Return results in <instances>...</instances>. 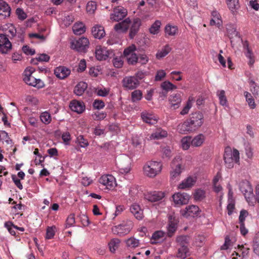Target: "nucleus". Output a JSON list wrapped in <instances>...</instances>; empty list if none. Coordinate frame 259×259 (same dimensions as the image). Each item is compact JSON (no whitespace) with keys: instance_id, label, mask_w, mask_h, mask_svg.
<instances>
[{"instance_id":"nucleus-1","label":"nucleus","mask_w":259,"mask_h":259,"mask_svg":"<svg viewBox=\"0 0 259 259\" xmlns=\"http://www.w3.org/2000/svg\"><path fill=\"white\" fill-rule=\"evenodd\" d=\"M224 159L226 167L232 168L235 163L239 162L240 157L238 150L236 149L232 150L230 147L225 149Z\"/></svg>"},{"instance_id":"nucleus-2","label":"nucleus","mask_w":259,"mask_h":259,"mask_svg":"<svg viewBox=\"0 0 259 259\" xmlns=\"http://www.w3.org/2000/svg\"><path fill=\"white\" fill-rule=\"evenodd\" d=\"M162 168V164L160 161L151 160L144 164L143 169L145 176L153 178L161 172Z\"/></svg>"},{"instance_id":"nucleus-3","label":"nucleus","mask_w":259,"mask_h":259,"mask_svg":"<svg viewBox=\"0 0 259 259\" xmlns=\"http://www.w3.org/2000/svg\"><path fill=\"white\" fill-rule=\"evenodd\" d=\"M133 223L131 220L123 221L122 223L112 227V232L119 236H124L128 234L133 227Z\"/></svg>"},{"instance_id":"nucleus-4","label":"nucleus","mask_w":259,"mask_h":259,"mask_svg":"<svg viewBox=\"0 0 259 259\" xmlns=\"http://www.w3.org/2000/svg\"><path fill=\"white\" fill-rule=\"evenodd\" d=\"M181 160L180 156H177L175 157L171 162V169L170 172V181L171 182H176L180 179L182 172V168L180 163Z\"/></svg>"},{"instance_id":"nucleus-5","label":"nucleus","mask_w":259,"mask_h":259,"mask_svg":"<svg viewBox=\"0 0 259 259\" xmlns=\"http://www.w3.org/2000/svg\"><path fill=\"white\" fill-rule=\"evenodd\" d=\"M99 184L108 191L113 190L117 186L115 178L112 175L104 174L98 179Z\"/></svg>"},{"instance_id":"nucleus-6","label":"nucleus","mask_w":259,"mask_h":259,"mask_svg":"<svg viewBox=\"0 0 259 259\" xmlns=\"http://www.w3.org/2000/svg\"><path fill=\"white\" fill-rule=\"evenodd\" d=\"M32 72L25 70L23 75V80L28 85L37 89H41L45 87L44 82L40 79H37L32 75Z\"/></svg>"},{"instance_id":"nucleus-7","label":"nucleus","mask_w":259,"mask_h":259,"mask_svg":"<svg viewBox=\"0 0 259 259\" xmlns=\"http://www.w3.org/2000/svg\"><path fill=\"white\" fill-rule=\"evenodd\" d=\"M8 36L12 40L16 42L19 43L20 42H22L24 41V32L23 30H16V27L12 24H9L6 30Z\"/></svg>"},{"instance_id":"nucleus-8","label":"nucleus","mask_w":259,"mask_h":259,"mask_svg":"<svg viewBox=\"0 0 259 259\" xmlns=\"http://www.w3.org/2000/svg\"><path fill=\"white\" fill-rule=\"evenodd\" d=\"M89 45V39L84 37H80L78 39L72 40L70 42L71 49L79 53H85Z\"/></svg>"},{"instance_id":"nucleus-9","label":"nucleus","mask_w":259,"mask_h":259,"mask_svg":"<svg viewBox=\"0 0 259 259\" xmlns=\"http://www.w3.org/2000/svg\"><path fill=\"white\" fill-rule=\"evenodd\" d=\"M202 113L197 112L191 114L190 118L187 119L194 132L202 126L204 122Z\"/></svg>"},{"instance_id":"nucleus-10","label":"nucleus","mask_w":259,"mask_h":259,"mask_svg":"<svg viewBox=\"0 0 259 259\" xmlns=\"http://www.w3.org/2000/svg\"><path fill=\"white\" fill-rule=\"evenodd\" d=\"M122 85L126 90H133L139 86L140 81L135 76H127L122 80Z\"/></svg>"},{"instance_id":"nucleus-11","label":"nucleus","mask_w":259,"mask_h":259,"mask_svg":"<svg viewBox=\"0 0 259 259\" xmlns=\"http://www.w3.org/2000/svg\"><path fill=\"white\" fill-rule=\"evenodd\" d=\"M95 53L96 58L100 61L106 60L114 55L112 50L101 46L97 47Z\"/></svg>"},{"instance_id":"nucleus-12","label":"nucleus","mask_w":259,"mask_h":259,"mask_svg":"<svg viewBox=\"0 0 259 259\" xmlns=\"http://www.w3.org/2000/svg\"><path fill=\"white\" fill-rule=\"evenodd\" d=\"M12 49V44L8 37L4 34H0V53L2 54H7Z\"/></svg>"},{"instance_id":"nucleus-13","label":"nucleus","mask_w":259,"mask_h":259,"mask_svg":"<svg viewBox=\"0 0 259 259\" xmlns=\"http://www.w3.org/2000/svg\"><path fill=\"white\" fill-rule=\"evenodd\" d=\"M127 15V10L122 6L114 8L113 13L110 14V19L114 21H119L123 19Z\"/></svg>"},{"instance_id":"nucleus-14","label":"nucleus","mask_w":259,"mask_h":259,"mask_svg":"<svg viewBox=\"0 0 259 259\" xmlns=\"http://www.w3.org/2000/svg\"><path fill=\"white\" fill-rule=\"evenodd\" d=\"M200 211L198 206L195 205H191L181 210V214L184 217H194L198 215Z\"/></svg>"},{"instance_id":"nucleus-15","label":"nucleus","mask_w":259,"mask_h":259,"mask_svg":"<svg viewBox=\"0 0 259 259\" xmlns=\"http://www.w3.org/2000/svg\"><path fill=\"white\" fill-rule=\"evenodd\" d=\"M189 195L186 193H177L172 195L174 203L177 205H184L188 203Z\"/></svg>"},{"instance_id":"nucleus-16","label":"nucleus","mask_w":259,"mask_h":259,"mask_svg":"<svg viewBox=\"0 0 259 259\" xmlns=\"http://www.w3.org/2000/svg\"><path fill=\"white\" fill-rule=\"evenodd\" d=\"M54 73L58 78L64 79L69 76L71 70L65 66H60L55 68Z\"/></svg>"},{"instance_id":"nucleus-17","label":"nucleus","mask_w":259,"mask_h":259,"mask_svg":"<svg viewBox=\"0 0 259 259\" xmlns=\"http://www.w3.org/2000/svg\"><path fill=\"white\" fill-rule=\"evenodd\" d=\"M164 196V193L161 191L150 192L145 194V198L150 202L160 201L162 199Z\"/></svg>"},{"instance_id":"nucleus-18","label":"nucleus","mask_w":259,"mask_h":259,"mask_svg":"<svg viewBox=\"0 0 259 259\" xmlns=\"http://www.w3.org/2000/svg\"><path fill=\"white\" fill-rule=\"evenodd\" d=\"M197 181V178L195 176H189L178 185V188L180 189H188L192 187Z\"/></svg>"},{"instance_id":"nucleus-19","label":"nucleus","mask_w":259,"mask_h":259,"mask_svg":"<svg viewBox=\"0 0 259 259\" xmlns=\"http://www.w3.org/2000/svg\"><path fill=\"white\" fill-rule=\"evenodd\" d=\"M141 117L144 122L149 124H154L158 120L157 117L155 115L146 111L141 113Z\"/></svg>"},{"instance_id":"nucleus-20","label":"nucleus","mask_w":259,"mask_h":259,"mask_svg":"<svg viewBox=\"0 0 259 259\" xmlns=\"http://www.w3.org/2000/svg\"><path fill=\"white\" fill-rule=\"evenodd\" d=\"M70 109L78 114L82 113L85 110V105L82 102L73 100L70 102L69 105Z\"/></svg>"},{"instance_id":"nucleus-21","label":"nucleus","mask_w":259,"mask_h":259,"mask_svg":"<svg viewBox=\"0 0 259 259\" xmlns=\"http://www.w3.org/2000/svg\"><path fill=\"white\" fill-rule=\"evenodd\" d=\"M168 220L169 223L167 226V233L168 236H171L177 229L178 221L172 215H169Z\"/></svg>"},{"instance_id":"nucleus-22","label":"nucleus","mask_w":259,"mask_h":259,"mask_svg":"<svg viewBox=\"0 0 259 259\" xmlns=\"http://www.w3.org/2000/svg\"><path fill=\"white\" fill-rule=\"evenodd\" d=\"M131 22L129 18H126L114 26L115 30L118 33L126 32L128 29Z\"/></svg>"},{"instance_id":"nucleus-23","label":"nucleus","mask_w":259,"mask_h":259,"mask_svg":"<svg viewBox=\"0 0 259 259\" xmlns=\"http://www.w3.org/2000/svg\"><path fill=\"white\" fill-rule=\"evenodd\" d=\"M164 32L166 37L175 36L179 33L177 26L168 23L164 27Z\"/></svg>"},{"instance_id":"nucleus-24","label":"nucleus","mask_w":259,"mask_h":259,"mask_svg":"<svg viewBox=\"0 0 259 259\" xmlns=\"http://www.w3.org/2000/svg\"><path fill=\"white\" fill-rule=\"evenodd\" d=\"M11 8L9 5L4 1H0V19H4L10 16Z\"/></svg>"},{"instance_id":"nucleus-25","label":"nucleus","mask_w":259,"mask_h":259,"mask_svg":"<svg viewBox=\"0 0 259 259\" xmlns=\"http://www.w3.org/2000/svg\"><path fill=\"white\" fill-rule=\"evenodd\" d=\"M211 19L210 21V24L212 26L215 25L218 27L221 26L223 24L222 17L219 13L216 10L211 12Z\"/></svg>"},{"instance_id":"nucleus-26","label":"nucleus","mask_w":259,"mask_h":259,"mask_svg":"<svg viewBox=\"0 0 259 259\" xmlns=\"http://www.w3.org/2000/svg\"><path fill=\"white\" fill-rule=\"evenodd\" d=\"M167 136L166 131L161 128H157L155 131L150 135L151 140H160Z\"/></svg>"},{"instance_id":"nucleus-27","label":"nucleus","mask_w":259,"mask_h":259,"mask_svg":"<svg viewBox=\"0 0 259 259\" xmlns=\"http://www.w3.org/2000/svg\"><path fill=\"white\" fill-rule=\"evenodd\" d=\"M131 213L135 216V217L138 220H141L143 217V210L140 208L139 205L137 204H133L130 208Z\"/></svg>"},{"instance_id":"nucleus-28","label":"nucleus","mask_w":259,"mask_h":259,"mask_svg":"<svg viewBox=\"0 0 259 259\" xmlns=\"http://www.w3.org/2000/svg\"><path fill=\"white\" fill-rule=\"evenodd\" d=\"M141 25V21L140 19H135L133 22L130 31V37L131 38H133L136 34L138 32L140 27Z\"/></svg>"},{"instance_id":"nucleus-29","label":"nucleus","mask_w":259,"mask_h":259,"mask_svg":"<svg viewBox=\"0 0 259 259\" xmlns=\"http://www.w3.org/2000/svg\"><path fill=\"white\" fill-rule=\"evenodd\" d=\"M92 33L96 38L101 39L105 35L104 28L101 25H95L92 29Z\"/></svg>"},{"instance_id":"nucleus-30","label":"nucleus","mask_w":259,"mask_h":259,"mask_svg":"<svg viewBox=\"0 0 259 259\" xmlns=\"http://www.w3.org/2000/svg\"><path fill=\"white\" fill-rule=\"evenodd\" d=\"M228 8L233 15H235L240 8L239 0H226Z\"/></svg>"},{"instance_id":"nucleus-31","label":"nucleus","mask_w":259,"mask_h":259,"mask_svg":"<svg viewBox=\"0 0 259 259\" xmlns=\"http://www.w3.org/2000/svg\"><path fill=\"white\" fill-rule=\"evenodd\" d=\"M74 16L72 14H65L61 18V25L67 27L70 26L74 21Z\"/></svg>"},{"instance_id":"nucleus-32","label":"nucleus","mask_w":259,"mask_h":259,"mask_svg":"<svg viewBox=\"0 0 259 259\" xmlns=\"http://www.w3.org/2000/svg\"><path fill=\"white\" fill-rule=\"evenodd\" d=\"M177 131L182 134H186L188 133L193 132L187 120L183 123L179 124L177 127Z\"/></svg>"},{"instance_id":"nucleus-33","label":"nucleus","mask_w":259,"mask_h":259,"mask_svg":"<svg viewBox=\"0 0 259 259\" xmlns=\"http://www.w3.org/2000/svg\"><path fill=\"white\" fill-rule=\"evenodd\" d=\"M205 140V135L199 134L192 138V146L194 147H199L203 145Z\"/></svg>"},{"instance_id":"nucleus-34","label":"nucleus","mask_w":259,"mask_h":259,"mask_svg":"<svg viewBox=\"0 0 259 259\" xmlns=\"http://www.w3.org/2000/svg\"><path fill=\"white\" fill-rule=\"evenodd\" d=\"M181 101V97L179 94H172L169 98L171 106L173 107L174 109H177L179 107Z\"/></svg>"},{"instance_id":"nucleus-35","label":"nucleus","mask_w":259,"mask_h":259,"mask_svg":"<svg viewBox=\"0 0 259 259\" xmlns=\"http://www.w3.org/2000/svg\"><path fill=\"white\" fill-rule=\"evenodd\" d=\"M87 88L88 84L86 82L80 81L75 85L74 89V93L76 95L80 96L83 95Z\"/></svg>"},{"instance_id":"nucleus-36","label":"nucleus","mask_w":259,"mask_h":259,"mask_svg":"<svg viewBox=\"0 0 259 259\" xmlns=\"http://www.w3.org/2000/svg\"><path fill=\"white\" fill-rule=\"evenodd\" d=\"M189 249L187 246H180L178 248L176 256L181 259H185L189 255Z\"/></svg>"},{"instance_id":"nucleus-37","label":"nucleus","mask_w":259,"mask_h":259,"mask_svg":"<svg viewBox=\"0 0 259 259\" xmlns=\"http://www.w3.org/2000/svg\"><path fill=\"white\" fill-rule=\"evenodd\" d=\"M72 30L75 34L81 35L85 31V27L82 22H76L73 25Z\"/></svg>"},{"instance_id":"nucleus-38","label":"nucleus","mask_w":259,"mask_h":259,"mask_svg":"<svg viewBox=\"0 0 259 259\" xmlns=\"http://www.w3.org/2000/svg\"><path fill=\"white\" fill-rule=\"evenodd\" d=\"M192 145V137L187 136L181 140V147L183 150H187L189 149L190 146Z\"/></svg>"},{"instance_id":"nucleus-39","label":"nucleus","mask_w":259,"mask_h":259,"mask_svg":"<svg viewBox=\"0 0 259 259\" xmlns=\"http://www.w3.org/2000/svg\"><path fill=\"white\" fill-rule=\"evenodd\" d=\"M171 49L168 45L164 46L161 50L158 51L156 54L157 59H161L166 56L171 51Z\"/></svg>"},{"instance_id":"nucleus-40","label":"nucleus","mask_w":259,"mask_h":259,"mask_svg":"<svg viewBox=\"0 0 259 259\" xmlns=\"http://www.w3.org/2000/svg\"><path fill=\"white\" fill-rule=\"evenodd\" d=\"M161 26V22L160 20H156L149 28V32L153 35L157 34L160 31Z\"/></svg>"},{"instance_id":"nucleus-41","label":"nucleus","mask_w":259,"mask_h":259,"mask_svg":"<svg viewBox=\"0 0 259 259\" xmlns=\"http://www.w3.org/2000/svg\"><path fill=\"white\" fill-rule=\"evenodd\" d=\"M120 240L118 238H113L108 243V247L110 251L112 253H115L116 249L119 246Z\"/></svg>"},{"instance_id":"nucleus-42","label":"nucleus","mask_w":259,"mask_h":259,"mask_svg":"<svg viewBox=\"0 0 259 259\" xmlns=\"http://www.w3.org/2000/svg\"><path fill=\"white\" fill-rule=\"evenodd\" d=\"M165 233L162 231H157L152 235L151 241L152 244H156L164 237Z\"/></svg>"},{"instance_id":"nucleus-43","label":"nucleus","mask_w":259,"mask_h":259,"mask_svg":"<svg viewBox=\"0 0 259 259\" xmlns=\"http://www.w3.org/2000/svg\"><path fill=\"white\" fill-rule=\"evenodd\" d=\"M217 95L219 98L220 104L223 106H228V101L224 90H218Z\"/></svg>"},{"instance_id":"nucleus-44","label":"nucleus","mask_w":259,"mask_h":259,"mask_svg":"<svg viewBox=\"0 0 259 259\" xmlns=\"http://www.w3.org/2000/svg\"><path fill=\"white\" fill-rule=\"evenodd\" d=\"M194 102V98L191 96L189 97L186 105L184 107L182 111L180 112V114L184 115L188 114L190 109L192 108Z\"/></svg>"},{"instance_id":"nucleus-45","label":"nucleus","mask_w":259,"mask_h":259,"mask_svg":"<svg viewBox=\"0 0 259 259\" xmlns=\"http://www.w3.org/2000/svg\"><path fill=\"white\" fill-rule=\"evenodd\" d=\"M125 243L127 247L131 249H135L139 246L140 241L135 237H132L125 241Z\"/></svg>"},{"instance_id":"nucleus-46","label":"nucleus","mask_w":259,"mask_h":259,"mask_svg":"<svg viewBox=\"0 0 259 259\" xmlns=\"http://www.w3.org/2000/svg\"><path fill=\"white\" fill-rule=\"evenodd\" d=\"M161 88L163 91H164L166 93L168 92L175 90L177 89V87L175 84H172L169 81H164L161 83Z\"/></svg>"},{"instance_id":"nucleus-47","label":"nucleus","mask_w":259,"mask_h":259,"mask_svg":"<svg viewBox=\"0 0 259 259\" xmlns=\"http://www.w3.org/2000/svg\"><path fill=\"white\" fill-rule=\"evenodd\" d=\"M244 96L245 97L246 101L247 102L249 108L251 109L255 108L256 105L251 94L248 92H244Z\"/></svg>"},{"instance_id":"nucleus-48","label":"nucleus","mask_w":259,"mask_h":259,"mask_svg":"<svg viewBox=\"0 0 259 259\" xmlns=\"http://www.w3.org/2000/svg\"><path fill=\"white\" fill-rule=\"evenodd\" d=\"M190 238L187 235L179 236L176 238V242L180 246H187L189 243Z\"/></svg>"},{"instance_id":"nucleus-49","label":"nucleus","mask_w":259,"mask_h":259,"mask_svg":"<svg viewBox=\"0 0 259 259\" xmlns=\"http://www.w3.org/2000/svg\"><path fill=\"white\" fill-rule=\"evenodd\" d=\"M244 47L246 49V52H245V56L249 60L248 64L249 66H252L254 62V58L251 51L249 49L248 45L247 44L244 45Z\"/></svg>"},{"instance_id":"nucleus-50","label":"nucleus","mask_w":259,"mask_h":259,"mask_svg":"<svg viewBox=\"0 0 259 259\" xmlns=\"http://www.w3.org/2000/svg\"><path fill=\"white\" fill-rule=\"evenodd\" d=\"M205 197V191L201 189L195 190L193 193V197L195 201H199L202 200Z\"/></svg>"},{"instance_id":"nucleus-51","label":"nucleus","mask_w":259,"mask_h":259,"mask_svg":"<svg viewBox=\"0 0 259 259\" xmlns=\"http://www.w3.org/2000/svg\"><path fill=\"white\" fill-rule=\"evenodd\" d=\"M226 29L229 37L230 38L238 35V32L237 31L236 28L234 25L232 24H228L227 25Z\"/></svg>"},{"instance_id":"nucleus-52","label":"nucleus","mask_w":259,"mask_h":259,"mask_svg":"<svg viewBox=\"0 0 259 259\" xmlns=\"http://www.w3.org/2000/svg\"><path fill=\"white\" fill-rule=\"evenodd\" d=\"M143 97V94L141 91L136 90L134 91L131 94V100L133 102H136L141 100Z\"/></svg>"},{"instance_id":"nucleus-53","label":"nucleus","mask_w":259,"mask_h":259,"mask_svg":"<svg viewBox=\"0 0 259 259\" xmlns=\"http://www.w3.org/2000/svg\"><path fill=\"white\" fill-rule=\"evenodd\" d=\"M40 119L41 122L45 124H49L52 121L51 115L47 111L41 113L40 115Z\"/></svg>"},{"instance_id":"nucleus-54","label":"nucleus","mask_w":259,"mask_h":259,"mask_svg":"<svg viewBox=\"0 0 259 259\" xmlns=\"http://www.w3.org/2000/svg\"><path fill=\"white\" fill-rule=\"evenodd\" d=\"M253 248L254 253L259 255V232L257 233L254 237Z\"/></svg>"},{"instance_id":"nucleus-55","label":"nucleus","mask_w":259,"mask_h":259,"mask_svg":"<svg viewBox=\"0 0 259 259\" xmlns=\"http://www.w3.org/2000/svg\"><path fill=\"white\" fill-rule=\"evenodd\" d=\"M249 84L250 87V91L252 94L254 95H258L259 92V87L257 86L255 81L251 79H249Z\"/></svg>"},{"instance_id":"nucleus-56","label":"nucleus","mask_w":259,"mask_h":259,"mask_svg":"<svg viewBox=\"0 0 259 259\" xmlns=\"http://www.w3.org/2000/svg\"><path fill=\"white\" fill-rule=\"evenodd\" d=\"M76 143L82 148H85L89 146L88 140L84 139L82 135H79L77 137Z\"/></svg>"},{"instance_id":"nucleus-57","label":"nucleus","mask_w":259,"mask_h":259,"mask_svg":"<svg viewBox=\"0 0 259 259\" xmlns=\"http://www.w3.org/2000/svg\"><path fill=\"white\" fill-rule=\"evenodd\" d=\"M96 9L97 6L95 2L91 1L88 3L86 6V10L88 13L93 14Z\"/></svg>"},{"instance_id":"nucleus-58","label":"nucleus","mask_w":259,"mask_h":259,"mask_svg":"<svg viewBox=\"0 0 259 259\" xmlns=\"http://www.w3.org/2000/svg\"><path fill=\"white\" fill-rule=\"evenodd\" d=\"M125 57H126L128 63L132 65L136 63L138 60V56L137 54L135 53V52L132 54H130V55H128L125 56Z\"/></svg>"},{"instance_id":"nucleus-59","label":"nucleus","mask_w":259,"mask_h":259,"mask_svg":"<svg viewBox=\"0 0 259 259\" xmlns=\"http://www.w3.org/2000/svg\"><path fill=\"white\" fill-rule=\"evenodd\" d=\"M55 227H49L47 229L46 239H50L54 237L55 233Z\"/></svg>"},{"instance_id":"nucleus-60","label":"nucleus","mask_w":259,"mask_h":259,"mask_svg":"<svg viewBox=\"0 0 259 259\" xmlns=\"http://www.w3.org/2000/svg\"><path fill=\"white\" fill-rule=\"evenodd\" d=\"M166 76V72L164 70H158L155 76V80L156 81L163 80Z\"/></svg>"},{"instance_id":"nucleus-61","label":"nucleus","mask_w":259,"mask_h":259,"mask_svg":"<svg viewBox=\"0 0 259 259\" xmlns=\"http://www.w3.org/2000/svg\"><path fill=\"white\" fill-rule=\"evenodd\" d=\"M107 116L105 112H97L92 115L93 118L95 120H101L104 119Z\"/></svg>"},{"instance_id":"nucleus-62","label":"nucleus","mask_w":259,"mask_h":259,"mask_svg":"<svg viewBox=\"0 0 259 259\" xmlns=\"http://www.w3.org/2000/svg\"><path fill=\"white\" fill-rule=\"evenodd\" d=\"M4 226L5 228L7 229L9 233L12 235H15V231H14V226L15 225L13 224V223L11 221H8L5 222L4 224Z\"/></svg>"},{"instance_id":"nucleus-63","label":"nucleus","mask_w":259,"mask_h":259,"mask_svg":"<svg viewBox=\"0 0 259 259\" xmlns=\"http://www.w3.org/2000/svg\"><path fill=\"white\" fill-rule=\"evenodd\" d=\"M95 92L99 96L106 97L109 94V90L105 88H98Z\"/></svg>"},{"instance_id":"nucleus-64","label":"nucleus","mask_w":259,"mask_h":259,"mask_svg":"<svg viewBox=\"0 0 259 259\" xmlns=\"http://www.w3.org/2000/svg\"><path fill=\"white\" fill-rule=\"evenodd\" d=\"M233 246V242L229 236H226L224 244L221 246L222 250H227Z\"/></svg>"}]
</instances>
